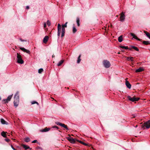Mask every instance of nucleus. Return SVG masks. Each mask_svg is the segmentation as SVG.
Segmentation results:
<instances>
[{
	"label": "nucleus",
	"instance_id": "obj_1",
	"mask_svg": "<svg viewBox=\"0 0 150 150\" xmlns=\"http://www.w3.org/2000/svg\"><path fill=\"white\" fill-rule=\"evenodd\" d=\"M14 99V105L15 107H16L18 106L19 102V92L18 91L16 93Z\"/></svg>",
	"mask_w": 150,
	"mask_h": 150
},
{
	"label": "nucleus",
	"instance_id": "obj_2",
	"mask_svg": "<svg viewBox=\"0 0 150 150\" xmlns=\"http://www.w3.org/2000/svg\"><path fill=\"white\" fill-rule=\"evenodd\" d=\"M17 62L19 64H22L24 61L22 59L21 56L18 53H17Z\"/></svg>",
	"mask_w": 150,
	"mask_h": 150
},
{
	"label": "nucleus",
	"instance_id": "obj_3",
	"mask_svg": "<svg viewBox=\"0 0 150 150\" xmlns=\"http://www.w3.org/2000/svg\"><path fill=\"white\" fill-rule=\"evenodd\" d=\"M67 22H66L64 24L62 25V34L61 36L62 37H63L64 36L65 32V28H66L67 27Z\"/></svg>",
	"mask_w": 150,
	"mask_h": 150
},
{
	"label": "nucleus",
	"instance_id": "obj_4",
	"mask_svg": "<svg viewBox=\"0 0 150 150\" xmlns=\"http://www.w3.org/2000/svg\"><path fill=\"white\" fill-rule=\"evenodd\" d=\"M103 63L104 66L106 68H108L110 66V62L107 60H104Z\"/></svg>",
	"mask_w": 150,
	"mask_h": 150
},
{
	"label": "nucleus",
	"instance_id": "obj_5",
	"mask_svg": "<svg viewBox=\"0 0 150 150\" xmlns=\"http://www.w3.org/2000/svg\"><path fill=\"white\" fill-rule=\"evenodd\" d=\"M127 98L129 100L132 102L138 101L139 99V98H135L134 97H132L130 96H129L127 97Z\"/></svg>",
	"mask_w": 150,
	"mask_h": 150
},
{
	"label": "nucleus",
	"instance_id": "obj_6",
	"mask_svg": "<svg viewBox=\"0 0 150 150\" xmlns=\"http://www.w3.org/2000/svg\"><path fill=\"white\" fill-rule=\"evenodd\" d=\"M61 28V27L59 23L57 25V36L58 38L59 37L60 35Z\"/></svg>",
	"mask_w": 150,
	"mask_h": 150
},
{
	"label": "nucleus",
	"instance_id": "obj_7",
	"mask_svg": "<svg viewBox=\"0 0 150 150\" xmlns=\"http://www.w3.org/2000/svg\"><path fill=\"white\" fill-rule=\"evenodd\" d=\"M67 138L71 143L74 144L76 142L75 139H73L72 137H68Z\"/></svg>",
	"mask_w": 150,
	"mask_h": 150
},
{
	"label": "nucleus",
	"instance_id": "obj_8",
	"mask_svg": "<svg viewBox=\"0 0 150 150\" xmlns=\"http://www.w3.org/2000/svg\"><path fill=\"white\" fill-rule=\"evenodd\" d=\"M125 12H122L120 14V21L121 22H123L124 21L125 18Z\"/></svg>",
	"mask_w": 150,
	"mask_h": 150
},
{
	"label": "nucleus",
	"instance_id": "obj_9",
	"mask_svg": "<svg viewBox=\"0 0 150 150\" xmlns=\"http://www.w3.org/2000/svg\"><path fill=\"white\" fill-rule=\"evenodd\" d=\"M56 123L57 125H60V126L63 127L64 128H65L67 130H69V129L67 127V125H65L64 124H62V123H60L59 122H57Z\"/></svg>",
	"mask_w": 150,
	"mask_h": 150
},
{
	"label": "nucleus",
	"instance_id": "obj_10",
	"mask_svg": "<svg viewBox=\"0 0 150 150\" xmlns=\"http://www.w3.org/2000/svg\"><path fill=\"white\" fill-rule=\"evenodd\" d=\"M143 127L144 128L145 127L146 129H149L150 127V125L148 123H146L145 122L143 125H142Z\"/></svg>",
	"mask_w": 150,
	"mask_h": 150
},
{
	"label": "nucleus",
	"instance_id": "obj_11",
	"mask_svg": "<svg viewBox=\"0 0 150 150\" xmlns=\"http://www.w3.org/2000/svg\"><path fill=\"white\" fill-rule=\"evenodd\" d=\"M20 49L24 52H26L27 53L30 54V51L29 50H28L23 47H20Z\"/></svg>",
	"mask_w": 150,
	"mask_h": 150
},
{
	"label": "nucleus",
	"instance_id": "obj_12",
	"mask_svg": "<svg viewBox=\"0 0 150 150\" xmlns=\"http://www.w3.org/2000/svg\"><path fill=\"white\" fill-rule=\"evenodd\" d=\"M49 39V37L47 36H45L43 39V42L45 43H46Z\"/></svg>",
	"mask_w": 150,
	"mask_h": 150
},
{
	"label": "nucleus",
	"instance_id": "obj_13",
	"mask_svg": "<svg viewBox=\"0 0 150 150\" xmlns=\"http://www.w3.org/2000/svg\"><path fill=\"white\" fill-rule=\"evenodd\" d=\"M125 84L128 88L129 89H130L131 88V85L128 81H126Z\"/></svg>",
	"mask_w": 150,
	"mask_h": 150
},
{
	"label": "nucleus",
	"instance_id": "obj_14",
	"mask_svg": "<svg viewBox=\"0 0 150 150\" xmlns=\"http://www.w3.org/2000/svg\"><path fill=\"white\" fill-rule=\"evenodd\" d=\"M144 69L142 67H140L138 69L136 70L135 72H141L144 70Z\"/></svg>",
	"mask_w": 150,
	"mask_h": 150
},
{
	"label": "nucleus",
	"instance_id": "obj_15",
	"mask_svg": "<svg viewBox=\"0 0 150 150\" xmlns=\"http://www.w3.org/2000/svg\"><path fill=\"white\" fill-rule=\"evenodd\" d=\"M7 133V132H5L3 131L1 134L2 136L5 138H7V135L6 134Z\"/></svg>",
	"mask_w": 150,
	"mask_h": 150
},
{
	"label": "nucleus",
	"instance_id": "obj_16",
	"mask_svg": "<svg viewBox=\"0 0 150 150\" xmlns=\"http://www.w3.org/2000/svg\"><path fill=\"white\" fill-rule=\"evenodd\" d=\"M1 122L2 124H6L7 125L8 124V122L5 121L3 119L1 118L0 119Z\"/></svg>",
	"mask_w": 150,
	"mask_h": 150
},
{
	"label": "nucleus",
	"instance_id": "obj_17",
	"mask_svg": "<svg viewBox=\"0 0 150 150\" xmlns=\"http://www.w3.org/2000/svg\"><path fill=\"white\" fill-rule=\"evenodd\" d=\"M21 146L26 150L28 149H30L29 146L24 144H22Z\"/></svg>",
	"mask_w": 150,
	"mask_h": 150
},
{
	"label": "nucleus",
	"instance_id": "obj_18",
	"mask_svg": "<svg viewBox=\"0 0 150 150\" xmlns=\"http://www.w3.org/2000/svg\"><path fill=\"white\" fill-rule=\"evenodd\" d=\"M50 130V128H46L45 129H41L40 130L41 132H46L49 131Z\"/></svg>",
	"mask_w": 150,
	"mask_h": 150
},
{
	"label": "nucleus",
	"instance_id": "obj_19",
	"mask_svg": "<svg viewBox=\"0 0 150 150\" xmlns=\"http://www.w3.org/2000/svg\"><path fill=\"white\" fill-rule=\"evenodd\" d=\"M130 35L132 37H133V38H135L137 40H140L134 33H130Z\"/></svg>",
	"mask_w": 150,
	"mask_h": 150
},
{
	"label": "nucleus",
	"instance_id": "obj_20",
	"mask_svg": "<svg viewBox=\"0 0 150 150\" xmlns=\"http://www.w3.org/2000/svg\"><path fill=\"white\" fill-rule=\"evenodd\" d=\"M76 22L77 24V26H79L80 25V20L78 17H77L76 19Z\"/></svg>",
	"mask_w": 150,
	"mask_h": 150
},
{
	"label": "nucleus",
	"instance_id": "obj_21",
	"mask_svg": "<svg viewBox=\"0 0 150 150\" xmlns=\"http://www.w3.org/2000/svg\"><path fill=\"white\" fill-rule=\"evenodd\" d=\"M127 60L128 61H131L132 62H133V57H127Z\"/></svg>",
	"mask_w": 150,
	"mask_h": 150
},
{
	"label": "nucleus",
	"instance_id": "obj_22",
	"mask_svg": "<svg viewBox=\"0 0 150 150\" xmlns=\"http://www.w3.org/2000/svg\"><path fill=\"white\" fill-rule=\"evenodd\" d=\"M123 40L122 36L121 35L118 38V40L119 42H121Z\"/></svg>",
	"mask_w": 150,
	"mask_h": 150
},
{
	"label": "nucleus",
	"instance_id": "obj_23",
	"mask_svg": "<svg viewBox=\"0 0 150 150\" xmlns=\"http://www.w3.org/2000/svg\"><path fill=\"white\" fill-rule=\"evenodd\" d=\"M12 95H10L7 98V99H6V100H7L8 101H9L10 100L11 98H12Z\"/></svg>",
	"mask_w": 150,
	"mask_h": 150
},
{
	"label": "nucleus",
	"instance_id": "obj_24",
	"mask_svg": "<svg viewBox=\"0 0 150 150\" xmlns=\"http://www.w3.org/2000/svg\"><path fill=\"white\" fill-rule=\"evenodd\" d=\"M143 43L144 44L146 45H147L150 44V42L149 41H144L143 42Z\"/></svg>",
	"mask_w": 150,
	"mask_h": 150
},
{
	"label": "nucleus",
	"instance_id": "obj_25",
	"mask_svg": "<svg viewBox=\"0 0 150 150\" xmlns=\"http://www.w3.org/2000/svg\"><path fill=\"white\" fill-rule=\"evenodd\" d=\"M64 62V60H61L60 61H59L58 63L57 64V66H59L63 63Z\"/></svg>",
	"mask_w": 150,
	"mask_h": 150
},
{
	"label": "nucleus",
	"instance_id": "obj_26",
	"mask_svg": "<svg viewBox=\"0 0 150 150\" xmlns=\"http://www.w3.org/2000/svg\"><path fill=\"white\" fill-rule=\"evenodd\" d=\"M120 47L122 48L125 49H129L128 47L127 46H120ZM129 50H131V49H129Z\"/></svg>",
	"mask_w": 150,
	"mask_h": 150
},
{
	"label": "nucleus",
	"instance_id": "obj_27",
	"mask_svg": "<svg viewBox=\"0 0 150 150\" xmlns=\"http://www.w3.org/2000/svg\"><path fill=\"white\" fill-rule=\"evenodd\" d=\"M25 141L27 142H28L30 141V139L29 137H27L25 139Z\"/></svg>",
	"mask_w": 150,
	"mask_h": 150
},
{
	"label": "nucleus",
	"instance_id": "obj_28",
	"mask_svg": "<svg viewBox=\"0 0 150 150\" xmlns=\"http://www.w3.org/2000/svg\"><path fill=\"white\" fill-rule=\"evenodd\" d=\"M77 31V29H76L74 26L73 28V33H75Z\"/></svg>",
	"mask_w": 150,
	"mask_h": 150
},
{
	"label": "nucleus",
	"instance_id": "obj_29",
	"mask_svg": "<svg viewBox=\"0 0 150 150\" xmlns=\"http://www.w3.org/2000/svg\"><path fill=\"white\" fill-rule=\"evenodd\" d=\"M132 47L137 51H139V49L137 47L134 46H132Z\"/></svg>",
	"mask_w": 150,
	"mask_h": 150
},
{
	"label": "nucleus",
	"instance_id": "obj_30",
	"mask_svg": "<svg viewBox=\"0 0 150 150\" xmlns=\"http://www.w3.org/2000/svg\"><path fill=\"white\" fill-rule=\"evenodd\" d=\"M81 55H79V57H78V60L77 62V63H79L81 60V59H80V57H81Z\"/></svg>",
	"mask_w": 150,
	"mask_h": 150
},
{
	"label": "nucleus",
	"instance_id": "obj_31",
	"mask_svg": "<svg viewBox=\"0 0 150 150\" xmlns=\"http://www.w3.org/2000/svg\"><path fill=\"white\" fill-rule=\"evenodd\" d=\"M43 71V69L42 68H40L38 70V73H41Z\"/></svg>",
	"mask_w": 150,
	"mask_h": 150
},
{
	"label": "nucleus",
	"instance_id": "obj_32",
	"mask_svg": "<svg viewBox=\"0 0 150 150\" xmlns=\"http://www.w3.org/2000/svg\"><path fill=\"white\" fill-rule=\"evenodd\" d=\"M79 143H81V144H83V145H84L87 146V144L86 143H85L84 142H82V141H79Z\"/></svg>",
	"mask_w": 150,
	"mask_h": 150
},
{
	"label": "nucleus",
	"instance_id": "obj_33",
	"mask_svg": "<svg viewBox=\"0 0 150 150\" xmlns=\"http://www.w3.org/2000/svg\"><path fill=\"white\" fill-rule=\"evenodd\" d=\"M146 34V35L150 39V34L146 32H145Z\"/></svg>",
	"mask_w": 150,
	"mask_h": 150
},
{
	"label": "nucleus",
	"instance_id": "obj_34",
	"mask_svg": "<svg viewBox=\"0 0 150 150\" xmlns=\"http://www.w3.org/2000/svg\"><path fill=\"white\" fill-rule=\"evenodd\" d=\"M47 25L48 26H50V25H51V23H50V22L49 20H48L47 21Z\"/></svg>",
	"mask_w": 150,
	"mask_h": 150
},
{
	"label": "nucleus",
	"instance_id": "obj_35",
	"mask_svg": "<svg viewBox=\"0 0 150 150\" xmlns=\"http://www.w3.org/2000/svg\"><path fill=\"white\" fill-rule=\"evenodd\" d=\"M31 103L32 104H34L35 103H36L38 104V102L35 101H33L31 102Z\"/></svg>",
	"mask_w": 150,
	"mask_h": 150
},
{
	"label": "nucleus",
	"instance_id": "obj_36",
	"mask_svg": "<svg viewBox=\"0 0 150 150\" xmlns=\"http://www.w3.org/2000/svg\"><path fill=\"white\" fill-rule=\"evenodd\" d=\"M5 140L7 142H9L10 141V140L8 138H7V139H5Z\"/></svg>",
	"mask_w": 150,
	"mask_h": 150
},
{
	"label": "nucleus",
	"instance_id": "obj_37",
	"mask_svg": "<svg viewBox=\"0 0 150 150\" xmlns=\"http://www.w3.org/2000/svg\"><path fill=\"white\" fill-rule=\"evenodd\" d=\"M6 100V99H3V101H4L5 102H4L5 103H6L8 102V101L7 100Z\"/></svg>",
	"mask_w": 150,
	"mask_h": 150
},
{
	"label": "nucleus",
	"instance_id": "obj_38",
	"mask_svg": "<svg viewBox=\"0 0 150 150\" xmlns=\"http://www.w3.org/2000/svg\"><path fill=\"white\" fill-rule=\"evenodd\" d=\"M37 140H34L32 142V143H36L37 142Z\"/></svg>",
	"mask_w": 150,
	"mask_h": 150
},
{
	"label": "nucleus",
	"instance_id": "obj_39",
	"mask_svg": "<svg viewBox=\"0 0 150 150\" xmlns=\"http://www.w3.org/2000/svg\"><path fill=\"white\" fill-rule=\"evenodd\" d=\"M145 123H148V124H149V125H150V120H149L147 121Z\"/></svg>",
	"mask_w": 150,
	"mask_h": 150
},
{
	"label": "nucleus",
	"instance_id": "obj_40",
	"mask_svg": "<svg viewBox=\"0 0 150 150\" xmlns=\"http://www.w3.org/2000/svg\"><path fill=\"white\" fill-rule=\"evenodd\" d=\"M29 6H26V9H29Z\"/></svg>",
	"mask_w": 150,
	"mask_h": 150
},
{
	"label": "nucleus",
	"instance_id": "obj_41",
	"mask_svg": "<svg viewBox=\"0 0 150 150\" xmlns=\"http://www.w3.org/2000/svg\"><path fill=\"white\" fill-rule=\"evenodd\" d=\"M53 128H57V129H58V127L57 126H53Z\"/></svg>",
	"mask_w": 150,
	"mask_h": 150
},
{
	"label": "nucleus",
	"instance_id": "obj_42",
	"mask_svg": "<svg viewBox=\"0 0 150 150\" xmlns=\"http://www.w3.org/2000/svg\"><path fill=\"white\" fill-rule=\"evenodd\" d=\"M46 23H45L44 24V26L45 28L46 27Z\"/></svg>",
	"mask_w": 150,
	"mask_h": 150
},
{
	"label": "nucleus",
	"instance_id": "obj_43",
	"mask_svg": "<svg viewBox=\"0 0 150 150\" xmlns=\"http://www.w3.org/2000/svg\"><path fill=\"white\" fill-rule=\"evenodd\" d=\"M11 147L14 150H16V149H15L14 148H13V146H11Z\"/></svg>",
	"mask_w": 150,
	"mask_h": 150
},
{
	"label": "nucleus",
	"instance_id": "obj_44",
	"mask_svg": "<svg viewBox=\"0 0 150 150\" xmlns=\"http://www.w3.org/2000/svg\"><path fill=\"white\" fill-rule=\"evenodd\" d=\"M20 40L21 41H25V40H22V39H20Z\"/></svg>",
	"mask_w": 150,
	"mask_h": 150
},
{
	"label": "nucleus",
	"instance_id": "obj_45",
	"mask_svg": "<svg viewBox=\"0 0 150 150\" xmlns=\"http://www.w3.org/2000/svg\"><path fill=\"white\" fill-rule=\"evenodd\" d=\"M54 57V55H53L52 56V57Z\"/></svg>",
	"mask_w": 150,
	"mask_h": 150
},
{
	"label": "nucleus",
	"instance_id": "obj_46",
	"mask_svg": "<svg viewBox=\"0 0 150 150\" xmlns=\"http://www.w3.org/2000/svg\"><path fill=\"white\" fill-rule=\"evenodd\" d=\"M0 111H2V110L1 109H0Z\"/></svg>",
	"mask_w": 150,
	"mask_h": 150
},
{
	"label": "nucleus",
	"instance_id": "obj_47",
	"mask_svg": "<svg viewBox=\"0 0 150 150\" xmlns=\"http://www.w3.org/2000/svg\"><path fill=\"white\" fill-rule=\"evenodd\" d=\"M38 149H40V148L39 147H38Z\"/></svg>",
	"mask_w": 150,
	"mask_h": 150
}]
</instances>
